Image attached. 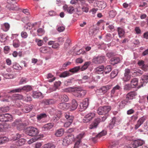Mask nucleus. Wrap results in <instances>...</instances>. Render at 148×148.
<instances>
[{"label":"nucleus","instance_id":"0eeeda50","mask_svg":"<svg viewBox=\"0 0 148 148\" xmlns=\"http://www.w3.org/2000/svg\"><path fill=\"white\" fill-rule=\"evenodd\" d=\"M95 114L94 112H90L86 114L83 119V122L87 123L91 121L95 116Z\"/></svg>","mask_w":148,"mask_h":148},{"label":"nucleus","instance_id":"dca6fc26","mask_svg":"<svg viewBox=\"0 0 148 148\" xmlns=\"http://www.w3.org/2000/svg\"><path fill=\"white\" fill-rule=\"evenodd\" d=\"M56 101L53 99H45L42 101V103L45 105H48L54 104L56 103Z\"/></svg>","mask_w":148,"mask_h":148},{"label":"nucleus","instance_id":"6e6552de","mask_svg":"<svg viewBox=\"0 0 148 148\" xmlns=\"http://www.w3.org/2000/svg\"><path fill=\"white\" fill-rule=\"evenodd\" d=\"M40 51L42 53H49V54H52L53 52L52 49L50 47L46 46L41 47L39 49Z\"/></svg>","mask_w":148,"mask_h":148},{"label":"nucleus","instance_id":"5fc2aeb1","mask_svg":"<svg viewBox=\"0 0 148 148\" xmlns=\"http://www.w3.org/2000/svg\"><path fill=\"white\" fill-rule=\"evenodd\" d=\"M118 73V70L115 69L111 73V77L112 78H114L116 76Z\"/></svg>","mask_w":148,"mask_h":148},{"label":"nucleus","instance_id":"b1692460","mask_svg":"<svg viewBox=\"0 0 148 148\" xmlns=\"http://www.w3.org/2000/svg\"><path fill=\"white\" fill-rule=\"evenodd\" d=\"M78 104L76 101L75 99H73L72 101V105L70 108L71 110H74L77 108Z\"/></svg>","mask_w":148,"mask_h":148},{"label":"nucleus","instance_id":"f257e3e1","mask_svg":"<svg viewBox=\"0 0 148 148\" xmlns=\"http://www.w3.org/2000/svg\"><path fill=\"white\" fill-rule=\"evenodd\" d=\"M86 91L81 87H76L73 89V94L79 98H83L86 94Z\"/></svg>","mask_w":148,"mask_h":148},{"label":"nucleus","instance_id":"c85d7f7f","mask_svg":"<svg viewBox=\"0 0 148 148\" xmlns=\"http://www.w3.org/2000/svg\"><path fill=\"white\" fill-rule=\"evenodd\" d=\"M129 101L125 100H124L120 103L119 105V108L120 109H122L124 108L125 106L128 103H130Z\"/></svg>","mask_w":148,"mask_h":148},{"label":"nucleus","instance_id":"ddd939ff","mask_svg":"<svg viewBox=\"0 0 148 148\" xmlns=\"http://www.w3.org/2000/svg\"><path fill=\"white\" fill-rule=\"evenodd\" d=\"M100 122L101 120L100 118L96 119L90 125L89 129H92L96 128Z\"/></svg>","mask_w":148,"mask_h":148},{"label":"nucleus","instance_id":"393cba45","mask_svg":"<svg viewBox=\"0 0 148 148\" xmlns=\"http://www.w3.org/2000/svg\"><path fill=\"white\" fill-rule=\"evenodd\" d=\"M121 89V87L118 85H116L114 87L111 91V97H113L115 92L117 90H119Z\"/></svg>","mask_w":148,"mask_h":148},{"label":"nucleus","instance_id":"ea45409f","mask_svg":"<svg viewBox=\"0 0 148 148\" xmlns=\"http://www.w3.org/2000/svg\"><path fill=\"white\" fill-rule=\"evenodd\" d=\"M80 69H81L80 66H75L72 69H71L69 71L71 72L75 73L78 72Z\"/></svg>","mask_w":148,"mask_h":148},{"label":"nucleus","instance_id":"39448f33","mask_svg":"<svg viewBox=\"0 0 148 148\" xmlns=\"http://www.w3.org/2000/svg\"><path fill=\"white\" fill-rule=\"evenodd\" d=\"M13 126L16 127L18 130H20L27 125V124L23 122L20 119L16 120L12 124Z\"/></svg>","mask_w":148,"mask_h":148},{"label":"nucleus","instance_id":"603ef678","mask_svg":"<svg viewBox=\"0 0 148 148\" xmlns=\"http://www.w3.org/2000/svg\"><path fill=\"white\" fill-rule=\"evenodd\" d=\"M112 70V68L110 65L106 66L104 69V72L106 74L109 73Z\"/></svg>","mask_w":148,"mask_h":148},{"label":"nucleus","instance_id":"f704fd0d","mask_svg":"<svg viewBox=\"0 0 148 148\" xmlns=\"http://www.w3.org/2000/svg\"><path fill=\"white\" fill-rule=\"evenodd\" d=\"M59 99L62 101L67 102L69 100L68 96L65 95H61L59 97Z\"/></svg>","mask_w":148,"mask_h":148},{"label":"nucleus","instance_id":"864d4df0","mask_svg":"<svg viewBox=\"0 0 148 148\" xmlns=\"http://www.w3.org/2000/svg\"><path fill=\"white\" fill-rule=\"evenodd\" d=\"M20 45V42L18 40L15 39L13 40V45L15 48L19 47Z\"/></svg>","mask_w":148,"mask_h":148},{"label":"nucleus","instance_id":"1a4fd4ad","mask_svg":"<svg viewBox=\"0 0 148 148\" xmlns=\"http://www.w3.org/2000/svg\"><path fill=\"white\" fill-rule=\"evenodd\" d=\"M105 60V57L104 56H99L93 58L92 62L96 64H101L104 62Z\"/></svg>","mask_w":148,"mask_h":148},{"label":"nucleus","instance_id":"9d476101","mask_svg":"<svg viewBox=\"0 0 148 148\" xmlns=\"http://www.w3.org/2000/svg\"><path fill=\"white\" fill-rule=\"evenodd\" d=\"M145 142L140 139H137L135 140L132 144V147L134 148H137L139 146H141L144 144Z\"/></svg>","mask_w":148,"mask_h":148},{"label":"nucleus","instance_id":"de8ad7c7","mask_svg":"<svg viewBox=\"0 0 148 148\" xmlns=\"http://www.w3.org/2000/svg\"><path fill=\"white\" fill-rule=\"evenodd\" d=\"M9 110V107L8 106L3 107L0 108V113L5 112Z\"/></svg>","mask_w":148,"mask_h":148},{"label":"nucleus","instance_id":"338daca9","mask_svg":"<svg viewBox=\"0 0 148 148\" xmlns=\"http://www.w3.org/2000/svg\"><path fill=\"white\" fill-rule=\"evenodd\" d=\"M107 134V132L106 131H102L96 136V137H100L102 136H104Z\"/></svg>","mask_w":148,"mask_h":148},{"label":"nucleus","instance_id":"e433bc0d","mask_svg":"<svg viewBox=\"0 0 148 148\" xmlns=\"http://www.w3.org/2000/svg\"><path fill=\"white\" fill-rule=\"evenodd\" d=\"M64 130L63 129H60L56 131L55 135L58 137L61 136L64 134Z\"/></svg>","mask_w":148,"mask_h":148},{"label":"nucleus","instance_id":"4468645a","mask_svg":"<svg viewBox=\"0 0 148 148\" xmlns=\"http://www.w3.org/2000/svg\"><path fill=\"white\" fill-rule=\"evenodd\" d=\"M100 122L101 120L100 118L96 119L90 125L89 129H92L96 128Z\"/></svg>","mask_w":148,"mask_h":148},{"label":"nucleus","instance_id":"bb28decb","mask_svg":"<svg viewBox=\"0 0 148 148\" xmlns=\"http://www.w3.org/2000/svg\"><path fill=\"white\" fill-rule=\"evenodd\" d=\"M69 105L70 104L69 103L62 102L59 103L58 107L61 109L64 110L67 109L68 108H67V107H69Z\"/></svg>","mask_w":148,"mask_h":148},{"label":"nucleus","instance_id":"a878e982","mask_svg":"<svg viewBox=\"0 0 148 148\" xmlns=\"http://www.w3.org/2000/svg\"><path fill=\"white\" fill-rule=\"evenodd\" d=\"M1 29H2L3 31L5 32H7L9 29L10 27V25L8 23H5L1 25Z\"/></svg>","mask_w":148,"mask_h":148},{"label":"nucleus","instance_id":"2eb2a0df","mask_svg":"<svg viewBox=\"0 0 148 148\" xmlns=\"http://www.w3.org/2000/svg\"><path fill=\"white\" fill-rule=\"evenodd\" d=\"M53 123H49L45 125L42 127V130L43 131H48L51 129L54 126Z\"/></svg>","mask_w":148,"mask_h":148},{"label":"nucleus","instance_id":"8fccbe9b","mask_svg":"<svg viewBox=\"0 0 148 148\" xmlns=\"http://www.w3.org/2000/svg\"><path fill=\"white\" fill-rule=\"evenodd\" d=\"M112 38V35L110 33L107 34L105 38V40L107 42H109L110 41Z\"/></svg>","mask_w":148,"mask_h":148},{"label":"nucleus","instance_id":"a211bd4d","mask_svg":"<svg viewBox=\"0 0 148 148\" xmlns=\"http://www.w3.org/2000/svg\"><path fill=\"white\" fill-rule=\"evenodd\" d=\"M138 80L136 78H134L132 79L131 82L130 84L132 86V88H140L142 86L141 85L140 86H138Z\"/></svg>","mask_w":148,"mask_h":148},{"label":"nucleus","instance_id":"69168bd1","mask_svg":"<svg viewBox=\"0 0 148 148\" xmlns=\"http://www.w3.org/2000/svg\"><path fill=\"white\" fill-rule=\"evenodd\" d=\"M37 32L38 35L40 36H41V35L45 33L44 30L41 28H39L37 30Z\"/></svg>","mask_w":148,"mask_h":148},{"label":"nucleus","instance_id":"7c9ffc66","mask_svg":"<svg viewBox=\"0 0 148 148\" xmlns=\"http://www.w3.org/2000/svg\"><path fill=\"white\" fill-rule=\"evenodd\" d=\"M5 122H11L13 121V117L12 115L9 114H5Z\"/></svg>","mask_w":148,"mask_h":148},{"label":"nucleus","instance_id":"72a5a7b5","mask_svg":"<svg viewBox=\"0 0 148 148\" xmlns=\"http://www.w3.org/2000/svg\"><path fill=\"white\" fill-rule=\"evenodd\" d=\"M118 35L120 38L123 37L125 34L124 30L122 28L119 27L117 29Z\"/></svg>","mask_w":148,"mask_h":148},{"label":"nucleus","instance_id":"a19ab883","mask_svg":"<svg viewBox=\"0 0 148 148\" xmlns=\"http://www.w3.org/2000/svg\"><path fill=\"white\" fill-rule=\"evenodd\" d=\"M22 135L19 134H17L14 136L12 137L10 139L11 140L15 141L23 137Z\"/></svg>","mask_w":148,"mask_h":148},{"label":"nucleus","instance_id":"49530a36","mask_svg":"<svg viewBox=\"0 0 148 148\" xmlns=\"http://www.w3.org/2000/svg\"><path fill=\"white\" fill-rule=\"evenodd\" d=\"M32 96L34 98H38L42 97V94L40 92H34Z\"/></svg>","mask_w":148,"mask_h":148},{"label":"nucleus","instance_id":"2f4dec72","mask_svg":"<svg viewBox=\"0 0 148 148\" xmlns=\"http://www.w3.org/2000/svg\"><path fill=\"white\" fill-rule=\"evenodd\" d=\"M64 116L68 121L72 122L74 119L73 116L69 113H66L64 114Z\"/></svg>","mask_w":148,"mask_h":148},{"label":"nucleus","instance_id":"3c124183","mask_svg":"<svg viewBox=\"0 0 148 148\" xmlns=\"http://www.w3.org/2000/svg\"><path fill=\"white\" fill-rule=\"evenodd\" d=\"M90 79V77L87 75H85L82 76V79L80 80L82 82L84 83L87 82Z\"/></svg>","mask_w":148,"mask_h":148},{"label":"nucleus","instance_id":"a18cd8bd","mask_svg":"<svg viewBox=\"0 0 148 148\" xmlns=\"http://www.w3.org/2000/svg\"><path fill=\"white\" fill-rule=\"evenodd\" d=\"M47 78L48 79L51 78L48 80V82H53L56 79L55 77H53V75L50 73L48 74Z\"/></svg>","mask_w":148,"mask_h":148},{"label":"nucleus","instance_id":"c9c22d12","mask_svg":"<svg viewBox=\"0 0 148 148\" xmlns=\"http://www.w3.org/2000/svg\"><path fill=\"white\" fill-rule=\"evenodd\" d=\"M69 72V71L63 72L60 75V77L64 78L71 75L72 74H70Z\"/></svg>","mask_w":148,"mask_h":148},{"label":"nucleus","instance_id":"f8f14e48","mask_svg":"<svg viewBox=\"0 0 148 148\" xmlns=\"http://www.w3.org/2000/svg\"><path fill=\"white\" fill-rule=\"evenodd\" d=\"M63 8L65 12L71 14L73 12L74 8L72 6L65 5L63 6Z\"/></svg>","mask_w":148,"mask_h":148},{"label":"nucleus","instance_id":"4c0bfd02","mask_svg":"<svg viewBox=\"0 0 148 148\" xmlns=\"http://www.w3.org/2000/svg\"><path fill=\"white\" fill-rule=\"evenodd\" d=\"M25 142V140L24 138H21L19 139L16 143V145L17 146H21L24 145Z\"/></svg>","mask_w":148,"mask_h":148},{"label":"nucleus","instance_id":"79ce46f5","mask_svg":"<svg viewBox=\"0 0 148 148\" xmlns=\"http://www.w3.org/2000/svg\"><path fill=\"white\" fill-rule=\"evenodd\" d=\"M39 139H40V138L39 136H36L34 137L29 139L28 141V143L29 144H31L32 143L36 141Z\"/></svg>","mask_w":148,"mask_h":148},{"label":"nucleus","instance_id":"6e6d98bb","mask_svg":"<svg viewBox=\"0 0 148 148\" xmlns=\"http://www.w3.org/2000/svg\"><path fill=\"white\" fill-rule=\"evenodd\" d=\"M12 68L16 70H21L22 68L18 64L15 63L13 64Z\"/></svg>","mask_w":148,"mask_h":148},{"label":"nucleus","instance_id":"680f3d73","mask_svg":"<svg viewBox=\"0 0 148 148\" xmlns=\"http://www.w3.org/2000/svg\"><path fill=\"white\" fill-rule=\"evenodd\" d=\"M22 91L21 88L20 87L17 88L13 89L11 90L10 92V93H16L21 92Z\"/></svg>","mask_w":148,"mask_h":148},{"label":"nucleus","instance_id":"cd10ccee","mask_svg":"<svg viewBox=\"0 0 148 148\" xmlns=\"http://www.w3.org/2000/svg\"><path fill=\"white\" fill-rule=\"evenodd\" d=\"M92 62L90 61L86 62L80 68L82 71H84L87 69L88 67L91 64Z\"/></svg>","mask_w":148,"mask_h":148},{"label":"nucleus","instance_id":"7ed1b4c3","mask_svg":"<svg viewBox=\"0 0 148 148\" xmlns=\"http://www.w3.org/2000/svg\"><path fill=\"white\" fill-rule=\"evenodd\" d=\"M25 132L27 135L31 136H36L39 133L38 129L32 127H30L26 129Z\"/></svg>","mask_w":148,"mask_h":148},{"label":"nucleus","instance_id":"bf43d9fd","mask_svg":"<svg viewBox=\"0 0 148 148\" xmlns=\"http://www.w3.org/2000/svg\"><path fill=\"white\" fill-rule=\"evenodd\" d=\"M35 42L37 43V45L39 46H41L44 43L43 40L38 38L36 39Z\"/></svg>","mask_w":148,"mask_h":148},{"label":"nucleus","instance_id":"20e7f679","mask_svg":"<svg viewBox=\"0 0 148 148\" xmlns=\"http://www.w3.org/2000/svg\"><path fill=\"white\" fill-rule=\"evenodd\" d=\"M74 137L71 134L65 136L63 140L62 144L63 145L67 146L71 143L74 140Z\"/></svg>","mask_w":148,"mask_h":148},{"label":"nucleus","instance_id":"c03bdc74","mask_svg":"<svg viewBox=\"0 0 148 148\" xmlns=\"http://www.w3.org/2000/svg\"><path fill=\"white\" fill-rule=\"evenodd\" d=\"M21 88L22 90H23L27 92L31 90L32 89V87L29 85H26Z\"/></svg>","mask_w":148,"mask_h":148},{"label":"nucleus","instance_id":"f3484780","mask_svg":"<svg viewBox=\"0 0 148 148\" xmlns=\"http://www.w3.org/2000/svg\"><path fill=\"white\" fill-rule=\"evenodd\" d=\"M88 105V100L87 99H84L82 102L79 105L80 108L83 110L86 109Z\"/></svg>","mask_w":148,"mask_h":148},{"label":"nucleus","instance_id":"09e8293b","mask_svg":"<svg viewBox=\"0 0 148 148\" xmlns=\"http://www.w3.org/2000/svg\"><path fill=\"white\" fill-rule=\"evenodd\" d=\"M111 88V86L110 85H107L106 86H103L101 88L102 90L103 93H106L107 91L110 89Z\"/></svg>","mask_w":148,"mask_h":148},{"label":"nucleus","instance_id":"37998d69","mask_svg":"<svg viewBox=\"0 0 148 148\" xmlns=\"http://www.w3.org/2000/svg\"><path fill=\"white\" fill-rule=\"evenodd\" d=\"M71 40L68 38L66 40V42L64 44V48L65 49H68L70 47Z\"/></svg>","mask_w":148,"mask_h":148},{"label":"nucleus","instance_id":"4be33fe9","mask_svg":"<svg viewBox=\"0 0 148 148\" xmlns=\"http://www.w3.org/2000/svg\"><path fill=\"white\" fill-rule=\"evenodd\" d=\"M120 61V60L119 58L114 57L111 58L110 61V63L113 65H114L119 63Z\"/></svg>","mask_w":148,"mask_h":148},{"label":"nucleus","instance_id":"774afa93","mask_svg":"<svg viewBox=\"0 0 148 148\" xmlns=\"http://www.w3.org/2000/svg\"><path fill=\"white\" fill-rule=\"evenodd\" d=\"M132 88V87L131 85L130 84H128L124 86V89L125 90H130Z\"/></svg>","mask_w":148,"mask_h":148},{"label":"nucleus","instance_id":"5701e85b","mask_svg":"<svg viewBox=\"0 0 148 148\" xmlns=\"http://www.w3.org/2000/svg\"><path fill=\"white\" fill-rule=\"evenodd\" d=\"M33 108L32 105H26L24 107V108L22 110L24 112L27 113L30 111Z\"/></svg>","mask_w":148,"mask_h":148},{"label":"nucleus","instance_id":"4d7b16f0","mask_svg":"<svg viewBox=\"0 0 148 148\" xmlns=\"http://www.w3.org/2000/svg\"><path fill=\"white\" fill-rule=\"evenodd\" d=\"M47 115L45 113H41L37 115V119L38 120H40L43 118L47 117Z\"/></svg>","mask_w":148,"mask_h":148},{"label":"nucleus","instance_id":"6ab92c4d","mask_svg":"<svg viewBox=\"0 0 148 148\" xmlns=\"http://www.w3.org/2000/svg\"><path fill=\"white\" fill-rule=\"evenodd\" d=\"M104 69V67L103 65H100L95 69V72L98 74L102 73Z\"/></svg>","mask_w":148,"mask_h":148},{"label":"nucleus","instance_id":"c756f323","mask_svg":"<svg viewBox=\"0 0 148 148\" xmlns=\"http://www.w3.org/2000/svg\"><path fill=\"white\" fill-rule=\"evenodd\" d=\"M138 64L141 69L144 71L146 70V65L145 64V62L143 60H139L138 62Z\"/></svg>","mask_w":148,"mask_h":148},{"label":"nucleus","instance_id":"e2e57ef3","mask_svg":"<svg viewBox=\"0 0 148 148\" xmlns=\"http://www.w3.org/2000/svg\"><path fill=\"white\" fill-rule=\"evenodd\" d=\"M28 81L27 79L25 77H23L21 78L19 82L20 84H22L26 83Z\"/></svg>","mask_w":148,"mask_h":148},{"label":"nucleus","instance_id":"473e14b6","mask_svg":"<svg viewBox=\"0 0 148 148\" xmlns=\"http://www.w3.org/2000/svg\"><path fill=\"white\" fill-rule=\"evenodd\" d=\"M114 123L115 125H117L119 124L121 121V118L119 117L113 118L112 120Z\"/></svg>","mask_w":148,"mask_h":148},{"label":"nucleus","instance_id":"052dcab7","mask_svg":"<svg viewBox=\"0 0 148 148\" xmlns=\"http://www.w3.org/2000/svg\"><path fill=\"white\" fill-rule=\"evenodd\" d=\"M131 75H124V76L122 77L123 80L124 82L128 81L130 79Z\"/></svg>","mask_w":148,"mask_h":148},{"label":"nucleus","instance_id":"423d86ee","mask_svg":"<svg viewBox=\"0 0 148 148\" xmlns=\"http://www.w3.org/2000/svg\"><path fill=\"white\" fill-rule=\"evenodd\" d=\"M18 0H7V7L10 10H14L17 7L16 4Z\"/></svg>","mask_w":148,"mask_h":148},{"label":"nucleus","instance_id":"13d9d810","mask_svg":"<svg viewBox=\"0 0 148 148\" xmlns=\"http://www.w3.org/2000/svg\"><path fill=\"white\" fill-rule=\"evenodd\" d=\"M116 14V11L114 10H110L109 12V14L111 18L114 17Z\"/></svg>","mask_w":148,"mask_h":148},{"label":"nucleus","instance_id":"58836bf2","mask_svg":"<svg viewBox=\"0 0 148 148\" xmlns=\"http://www.w3.org/2000/svg\"><path fill=\"white\" fill-rule=\"evenodd\" d=\"M98 6L101 9H104L106 6V3L104 1H100L98 3Z\"/></svg>","mask_w":148,"mask_h":148},{"label":"nucleus","instance_id":"aec40b11","mask_svg":"<svg viewBox=\"0 0 148 148\" xmlns=\"http://www.w3.org/2000/svg\"><path fill=\"white\" fill-rule=\"evenodd\" d=\"M145 120V118L144 116H143L140 118L136 124L135 125V129H138L143 124Z\"/></svg>","mask_w":148,"mask_h":148},{"label":"nucleus","instance_id":"f03ea898","mask_svg":"<svg viewBox=\"0 0 148 148\" xmlns=\"http://www.w3.org/2000/svg\"><path fill=\"white\" fill-rule=\"evenodd\" d=\"M111 110V107L109 106L99 107L97 110V113L99 115H102L108 114Z\"/></svg>","mask_w":148,"mask_h":148},{"label":"nucleus","instance_id":"412c9836","mask_svg":"<svg viewBox=\"0 0 148 148\" xmlns=\"http://www.w3.org/2000/svg\"><path fill=\"white\" fill-rule=\"evenodd\" d=\"M141 82L143 83L141 84V86H143L144 85H145L148 81V75L145 74L143 76L141 77Z\"/></svg>","mask_w":148,"mask_h":148},{"label":"nucleus","instance_id":"0e129e2a","mask_svg":"<svg viewBox=\"0 0 148 148\" xmlns=\"http://www.w3.org/2000/svg\"><path fill=\"white\" fill-rule=\"evenodd\" d=\"M0 140H1L2 141L1 143L3 144L8 141L9 140V139L5 136L1 137H0Z\"/></svg>","mask_w":148,"mask_h":148},{"label":"nucleus","instance_id":"9b49d317","mask_svg":"<svg viewBox=\"0 0 148 148\" xmlns=\"http://www.w3.org/2000/svg\"><path fill=\"white\" fill-rule=\"evenodd\" d=\"M137 95V93L136 92L134 91L130 92L126 95V100L128 101L130 100H132L135 98Z\"/></svg>","mask_w":148,"mask_h":148}]
</instances>
